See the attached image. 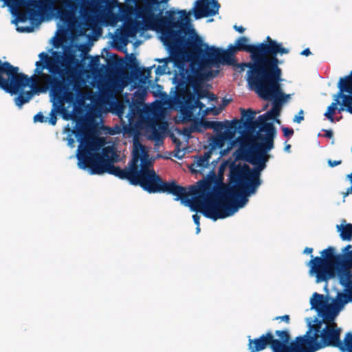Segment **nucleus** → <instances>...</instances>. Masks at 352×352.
Returning a JSON list of instances; mask_svg holds the SVG:
<instances>
[{
  "instance_id": "f257e3e1",
  "label": "nucleus",
  "mask_w": 352,
  "mask_h": 352,
  "mask_svg": "<svg viewBox=\"0 0 352 352\" xmlns=\"http://www.w3.org/2000/svg\"><path fill=\"white\" fill-rule=\"evenodd\" d=\"M250 146L245 141L241 144L240 157L254 166L251 168L246 164L232 162L230 164V181L235 186L223 183V173L226 162L219 167L218 174L211 170L206 178L199 181L197 186L188 187L192 196L188 206L192 211L199 212L204 217L217 221L233 215L239 208L248 202V197L255 194L262 183L261 172L266 168L267 162L261 166L258 163L250 160Z\"/></svg>"
},
{
  "instance_id": "f03ea898",
  "label": "nucleus",
  "mask_w": 352,
  "mask_h": 352,
  "mask_svg": "<svg viewBox=\"0 0 352 352\" xmlns=\"http://www.w3.org/2000/svg\"><path fill=\"white\" fill-rule=\"evenodd\" d=\"M166 16L157 19V23L162 28L161 39L170 53V60L178 69V73L174 77L178 94L190 92L186 89L187 85L197 89L206 75L192 65H186V51L188 50L195 58H208L206 50L210 47L197 35L186 38L190 13L186 10L177 12L170 10L166 12Z\"/></svg>"
},
{
  "instance_id": "7ed1b4c3",
  "label": "nucleus",
  "mask_w": 352,
  "mask_h": 352,
  "mask_svg": "<svg viewBox=\"0 0 352 352\" xmlns=\"http://www.w3.org/2000/svg\"><path fill=\"white\" fill-rule=\"evenodd\" d=\"M76 136L79 137L78 140L80 142L79 153L77 155L79 168H89L92 175H102L107 173L114 175L118 166H115L113 162L118 155L113 146H104L100 153L92 152L99 151L104 145L105 141L103 138L91 139L82 130L78 131Z\"/></svg>"
},
{
  "instance_id": "20e7f679",
  "label": "nucleus",
  "mask_w": 352,
  "mask_h": 352,
  "mask_svg": "<svg viewBox=\"0 0 352 352\" xmlns=\"http://www.w3.org/2000/svg\"><path fill=\"white\" fill-rule=\"evenodd\" d=\"M250 39L246 36H240L235 45H230L227 50H221L213 46L209 47L206 54L209 61L212 63H221L223 64L233 65L235 54L237 52L250 53V58L256 56L277 57L278 54H287L289 50L283 47L281 43H278L267 36L263 42L256 44H250Z\"/></svg>"
},
{
  "instance_id": "39448f33",
  "label": "nucleus",
  "mask_w": 352,
  "mask_h": 352,
  "mask_svg": "<svg viewBox=\"0 0 352 352\" xmlns=\"http://www.w3.org/2000/svg\"><path fill=\"white\" fill-rule=\"evenodd\" d=\"M321 324L320 322L313 327V335L309 330L304 336L295 338L296 352H316L327 346L337 347L342 352H352V333L345 335L343 342L340 340V329L336 323L327 324L322 331Z\"/></svg>"
},
{
  "instance_id": "423d86ee",
  "label": "nucleus",
  "mask_w": 352,
  "mask_h": 352,
  "mask_svg": "<svg viewBox=\"0 0 352 352\" xmlns=\"http://www.w3.org/2000/svg\"><path fill=\"white\" fill-rule=\"evenodd\" d=\"M273 100V105L270 110L260 116V122L262 127L255 135L246 137L244 141L248 143L250 160L254 163H258L261 166H264L265 161L268 162L270 155L267 153L274 148V139L276 134V130L273 123L267 122L268 120L275 119L280 115L281 105L278 101Z\"/></svg>"
},
{
  "instance_id": "0eeeda50",
  "label": "nucleus",
  "mask_w": 352,
  "mask_h": 352,
  "mask_svg": "<svg viewBox=\"0 0 352 352\" xmlns=\"http://www.w3.org/2000/svg\"><path fill=\"white\" fill-rule=\"evenodd\" d=\"M351 248L352 245L349 244L342 250V253L338 254L334 247L329 246L320 252L321 256L311 255V259L307 263L309 275L315 276L316 282L319 283L335 278L336 272L352 268L344 263L345 258L342 256L351 252Z\"/></svg>"
},
{
  "instance_id": "6e6552de",
  "label": "nucleus",
  "mask_w": 352,
  "mask_h": 352,
  "mask_svg": "<svg viewBox=\"0 0 352 352\" xmlns=\"http://www.w3.org/2000/svg\"><path fill=\"white\" fill-rule=\"evenodd\" d=\"M251 62L237 64L239 72H247V81L250 88L256 93L259 90L263 91L264 85H271L275 73L276 63H282L277 57L256 56L250 58Z\"/></svg>"
},
{
  "instance_id": "1a4fd4ad",
  "label": "nucleus",
  "mask_w": 352,
  "mask_h": 352,
  "mask_svg": "<svg viewBox=\"0 0 352 352\" xmlns=\"http://www.w3.org/2000/svg\"><path fill=\"white\" fill-rule=\"evenodd\" d=\"M134 186H140L149 193H167L175 196V201L188 206L189 198L188 188L182 186L175 181L164 182L155 171H142L141 176L133 180Z\"/></svg>"
},
{
  "instance_id": "9d476101",
  "label": "nucleus",
  "mask_w": 352,
  "mask_h": 352,
  "mask_svg": "<svg viewBox=\"0 0 352 352\" xmlns=\"http://www.w3.org/2000/svg\"><path fill=\"white\" fill-rule=\"evenodd\" d=\"M250 352H258L269 346L273 352H295V340L291 342L289 332L287 329L276 330L274 333L269 331L259 338L248 340Z\"/></svg>"
},
{
  "instance_id": "9b49d317",
  "label": "nucleus",
  "mask_w": 352,
  "mask_h": 352,
  "mask_svg": "<svg viewBox=\"0 0 352 352\" xmlns=\"http://www.w3.org/2000/svg\"><path fill=\"white\" fill-rule=\"evenodd\" d=\"M337 87L338 91L333 95V101L324 114L331 122H335L333 116L336 111L338 113L346 111L352 114V71L349 75L340 78Z\"/></svg>"
},
{
  "instance_id": "f8f14e48",
  "label": "nucleus",
  "mask_w": 352,
  "mask_h": 352,
  "mask_svg": "<svg viewBox=\"0 0 352 352\" xmlns=\"http://www.w3.org/2000/svg\"><path fill=\"white\" fill-rule=\"evenodd\" d=\"M35 76L29 78L28 75L19 73V68L8 62L0 60V87L11 94H17L30 85Z\"/></svg>"
},
{
  "instance_id": "ddd939ff",
  "label": "nucleus",
  "mask_w": 352,
  "mask_h": 352,
  "mask_svg": "<svg viewBox=\"0 0 352 352\" xmlns=\"http://www.w3.org/2000/svg\"><path fill=\"white\" fill-rule=\"evenodd\" d=\"M36 69L34 73L41 78L45 83L47 89H50L54 96L60 101L72 102L74 99V94L69 89V84L67 83L64 79H60L59 77L47 74L43 72L46 68V64L41 60L36 62Z\"/></svg>"
},
{
  "instance_id": "4468645a",
  "label": "nucleus",
  "mask_w": 352,
  "mask_h": 352,
  "mask_svg": "<svg viewBox=\"0 0 352 352\" xmlns=\"http://www.w3.org/2000/svg\"><path fill=\"white\" fill-rule=\"evenodd\" d=\"M281 63L275 65V73L271 85H264L263 91L258 90L256 94L264 100H275L282 106V104L290 98L289 94L282 91L280 82L282 81V69L279 67Z\"/></svg>"
},
{
  "instance_id": "2eb2a0df",
  "label": "nucleus",
  "mask_w": 352,
  "mask_h": 352,
  "mask_svg": "<svg viewBox=\"0 0 352 352\" xmlns=\"http://www.w3.org/2000/svg\"><path fill=\"white\" fill-rule=\"evenodd\" d=\"M141 153H142V144L138 142H135L133 143L132 158L129 168H121L118 166L114 175L121 179H126L131 184H133V180L137 179L141 176L140 168L138 166Z\"/></svg>"
},
{
  "instance_id": "dca6fc26",
  "label": "nucleus",
  "mask_w": 352,
  "mask_h": 352,
  "mask_svg": "<svg viewBox=\"0 0 352 352\" xmlns=\"http://www.w3.org/2000/svg\"><path fill=\"white\" fill-rule=\"evenodd\" d=\"M219 8L217 0H197L193 9L194 16L196 19L212 16L218 13Z\"/></svg>"
},
{
  "instance_id": "f3484780",
  "label": "nucleus",
  "mask_w": 352,
  "mask_h": 352,
  "mask_svg": "<svg viewBox=\"0 0 352 352\" xmlns=\"http://www.w3.org/2000/svg\"><path fill=\"white\" fill-rule=\"evenodd\" d=\"M176 99L185 109L191 111L199 108L204 116L208 115L214 109V108H205V104L200 100L196 99L195 95L190 92L177 94Z\"/></svg>"
},
{
  "instance_id": "a211bd4d",
  "label": "nucleus",
  "mask_w": 352,
  "mask_h": 352,
  "mask_svg": "<svg viewBox=\"0 0 352 352\" xmlns=\"http://www.w3.org/2000/svg\"><path fill=\"white\" fill-rule=\"evenodd\" d=\"M14 3L23 5L27 7H33L28 9L30 19H34L38 15V12H43L52 8L53 2L50 0H11Z\"/></svg>"
},
{
  "instance_id": "6ab92c4d",
  "label": "nucleus",
  "mask_w": 352,
  "mask_h": 352,
  "mask_svg": "<svg viewBox=\"0 0 352 352\" xmlns=\"http://www.w3.org/2000/svg\"><path fill=\"white\" fill-rule=\"evenodd\" d=\"M310 304L311 309H315L324 320L328 321L329 304L327 296L315 292L310 299Z\"/></svg>"
},
{
  "instance_id": "aec40b11",
  "label": "nucleus",
  "mask_w": 352,
  "mask_h": 352,
  "mask_svg": "<svg viewBox=\"0 0 352 352\" xmlns=\"http://www.w3.org/2000/svg\"><path fill=\"white\" fill-rule=\"evenodd\" d=\"M350 300L343 292H338L337 296L331 304L329 306L328 321H333L344 306Z\"/></svg>"
},
{
  "instance_id": "412c9836",
  "label": "nucleus",
  "mask_w": 352,
  "mask_h": 352,
  "mask_svg": "<svg viewBox=\"0 0 352 352\" xmlns=\"http://www.w3.org/2000/svg\"><path fill=\"white\" fill-rule=\"evenodd\" d=\"M46 68L49 70V72L52 74V76H55L54 75H58L61 77V79H64L67 83L69 84V89H71L70 86L73 85V89H76V82H73L72 80L70 79V70H65L59 66L57 63H52L51 61L48 62L46 64ZM60 79V78H59Z\"/></svg>"
},
{
  "instance_id": "4be33fe9",
  "label": "nucleus",
  "mask_w": 352,
  "mask_h": 352,
  "mask_svg": "<svg viewBox=\"0 0 352 352\" xmlns=\"http://www.w3.org/2000/svg\"><path fill=\"white\" fill-rule=\"evenodd\" d=\"M66 7V8H59L58 14L60 19L63 21H69L74 17L75 12L78 8L79 0H60Z\"/></svg>"
},
{
  "instance_id": "5701e85b",
  "label": "nucleus",
  "mask_w": 352,
  "mask_h": 352,
  "mask_svg": "<svg viewBox=\"0 0 352 352\" xmlns=\"http://www.w3.org/2000/svg\"><path fill=\"white\" fill-rule=\"evenodd\" d=\"M339 283L344 287L346 296L352 302V281H350V274L349 270L336 272Z\"/></svg>"
},
{
  "instance_id": "b1692460",
  "label": "nucleus",
  "mask_w": 352,
  "mask_h": 352,
  "mask_svg": "<svg viewBox=\"0 0 352 352\" xmlns=\"http://www.w3.org/2000/svg\"><path fill=\"white\" fill-rule=\"evenodd\" d=\"M241 112L242 118H245L246 120L245 123L246 127L251 129H255L258 127V130H260V128L262 127V123L260 122V116L257 120H254L256 112L252 109H248L247 110L241 109Z\"/></svg>"
},
{
  "instance_id": "393cba45",
  "label": "nucleus",
  "mask_w": 352,
  "mask_h": 352,
  "mask_svg": "<svg viewBox=\"0 0 352 352\" xmlns=\"http://www.w3.org/2000/svg\"><path fill=\"white\" fill-rule=\"evenodd\" d=\"M337 231L340 232V236L342 241H350L352 239V224L346 223L345 219L342 220V223L336 226Z\"/></svg>"
},
{
  "instance_id": "a878e982",
  "label": "nucleus",
  "mask_w": 352,
  "mask_h": 352,
  "mask_svg": "<svg viewBox=\"0 0 352 352\" xmlns=\"http://www.w3.org/2000/svg\"><path fill=\"white\" fill-rule=\"evenodd\" d=\"M140 160L141 161L140 173L144 170L145 171H152L150 167L153 164V162L149 159V154L145 146L142 145V153H141V157Z\"/></svg>"
},
{
  "instance_id": "bb28decb",
  "label": "nucleus",
  "mask_w": 352,
  "mask_h": 352,
  "mask_svg": "<svg viewBox=\"0 0 352 352\" xmlns=\"http://www.w3.org/2000/svg\"><path fill=\"white\" fill-rule=\"evenodd\" d=\"M211 157V152L207 151L204 153L203 155H199L196 157V160L194 162L196 167H199L201 168L208 167L209 164V160Z\"/></svg>"
},
{
  "instance_id": "cd10ccee",
  "label": "nucleus",
  "mask_w": 352,
  "mask_h": 352,
  "mask_svg": "<svg viewBox=\"0 0 352 352\" xmlns=\"http://www.w3.org/2000/svg\"><path fill=\"white\" fill-rule=\"evenodd\" d=\"M213 122L214 121H208L201 119L200 121L195 122L193 125V131L203 132L204 130L212 129V127H213Z\"/></svg>"
},
{
  "instance_id": "c85d7f7f",
  "label": "nucleus",
  "mask_w": 352,
  "mask_h": 352,
  "mask_svg": "<svg viewBox=\"0 0 352 352\" xmlns=\"http://www.w3.org/2000/svg\"><path fill=\"white\" fill-rule=\"evenodd\" d=\"M32 96L33 94L31 91L21 92V94L15 98L16 105L21 107L23 104L30 101Z\"/></svg>"
},
{
  "instance_id": "c756f323",
  "label": "nucleus",
  "mask_w": 352,
  "mask_h": 352,
  "mask_svg": "<svg viewBox=\"0 0 352 352\" xmlns=\"http://www.w3.org/2000/svg\"><path fill=\"white\" fill-rule=\"evenodd\" d=\"M142 17L145 21L146 29H153V27L151 23L152 20L155 19V15L153 14L150 9H146L142 12Z\"/></svg>"
},
{
  "instance_id": "7c9ffc66",
  "label": "nucleus",
  "mask_w": 352,
  "mask_h": 352,
  "mask_svg": "<svg viewBox=\"0 0 352 352\" xmlns=\"http://www.w3.org/2000/svg\"><path fill=\"white\" fill-rule=\"evenodd\" d=\"M226 127H230L232 128L233 126L230 124V126H226L223 122H219V121H214L213 122V127H212L214 131L217 132H219L222 131Z\"/></svg>"
},
{
  "instance_id": "2f4dec72",
  "label": "nucleus",
  "mask_w": 352,
  "mask_h": 352,
  "mask_svg": "<svg viewBox=\"0 0 352 352\" xmlns=\"http://www.w3.org/2000/svg\"><path fill=\"white\" fill-rule=\"evenodd\" d=\"M138 31L136 26L133 25H129L124 28V32L126 36H133Z\"/></svg>"
},
{
  "instance_id": "473e14b6",
  "label": "nucleus",
  "mask_w": 352,
  "mask_h": 352,
  "mask_svg": "<svg viewBox=\"0 0 352 352\" xmlns=\"http://www.w3.org/2000/svg\"><path fill=\"white\" fill-rule=\"evenodd\" d=\"M195 91L197 94V98L196 99H202L204 98H206L209 95V91H208L206 89H203L199 86L197 89H194Z\"/></svg>"
},
{
  "instance_id": "72a5a7b5",
  "label": "nucleus",
  "mask_w": 352,
  "mask_h": 352,
  "mask_svg": "<svg viewBox=\"0 0 352 352\" xmlns=\"http://www.w3.org/2000/svg\"><path fill=\"white\" fill-rule=\"evenodd\" d=\"M151 138L156 141L161 140L162 138L160 132L155 128V126L152 128Z\"/></svg>"
},
{
  "instance_id": "f704fd0d",
  "label": "nucleus",
  "mask_w": 352,
  "mask_h": 352,
  "mask_svg": "<svg viewBox=\"0 0 352 352\" xmlns=\"http://www.w3.org/2000/svg\"><path fill=\"white\" fill-rule=\"evenodd\" d=\"M47 118L46 117H45L43 116V113H41V112L36 113L34 116V122H41V123L45 122H47Z\"/></svg>"
},
{
  "instance_id": "c9c22d12",
  "label": "nucleus",
  "mask_w": 352,
  "mask_h": 352,
  "mask_svg": "<svg viewBox=\"0 0 352 352\" xmlns=\"http://www.w3.org/2000/svg\"><path fill=\"white\" fill-rule=\"evenodd\" d=\"M50 115V118L49 120L50 124L52 125H55L56 124V121H57L55 107L52 109Z\"/></svg>"
},
{
  "instance_id": "e433bc0d",
  "label": "nucleus",
  "mask_w": 352,
  "mask_h": 352,
  "mask_svg": "<svg viewBox=\"0 0 352 352\" xmlns=\"http://www.w3.org/2000/svg\"><path fill=\"white\" fill-rule=\"evenodd\" d=\"M282 131L283 133V135L286 138H289L294 135V129L288 127H283Z\"/></svg>"
},
{
  "instance_id": "4c0bfd02",
  "label": "nucleus",
  "mask_w": 352,
  "mask_h": 352,
  "mask_svg": "<svg viewBox=\"0 0 352 352\" xmlns=\"http://www.w3.org/2000/svg\"><path fill=\"white\" fill-rule=\"evenodd\" d=\"M90 65L93 68H96L100 65V58L99 56L91 57L90 60Z\"/></svg>"
},
{
  "instance_id": "58836bf2",
  "label": "nucleus",
  "mask_w": 352,
  "mask_h": 352,
  "mask_svg": "<svg viewBox=\"0 0 352 352\" xmlns=\"http://www.w3.org/2000/svg\"><path fill=\"white\" fill-rule=\"evenodd\" d=\"M303 114H304V111H303V110L301 109L298 112V114L294 118L293 121L294 122L300 123L304 120Z\"/></svg>"
},
{
  "instance_id": "ea45409f",
  "label": "nucleus",
  "mask_w": 352,
  "mask_h": 352,
  "mask_svg": "<svg viewBox=\"0 0 352 352\" xmlns=\"http://www.w3.org/2000/svg\"><path fill=\"white\" fill-rule=\"evenodd\" d=\"M38 56L41 59V61H43V63L45 64H47L48 62L50 61L48 54L44 52L40 53Z\"/></svg>"
},
{
  "instance_id": "a19ab883",
  "label": "nucleus",
  "mask_w": 352,
  "mask_h": 352,
  "mask_svg": "<svg viewBox=\"0 0 352 352\" xmlns=\"http://www.w3.org/2000/svg\"><path fill=\"white\" fill-rule=\"evenodd\" d=\"M274 320L284 321L286 324H289L290 322V316L286 314L282 316H276Z\"/></svg>"
},
{
  "instance_id": "79ce46f5",
  "label": "nucleus",
  "mask_w": 352,
  "mask_h": 352,
  "mask_svg": "<svg viewBox=\"0 0 352 352\" xmlns=\"http://www.w3.org/2000/svg\"><path fill=\"white\" fill-rule=\"evenodd\" d=\"M327 163L330 167L333 168L336 166L340 165L342 163V161L341 160H333L329 159L327 160Z\"/></svg>"
},
{
  "instance_id": "37998d69",
  "label": "nucleus",
  "mask_w": 352,
  "mask_h": 352,
  "mask_svg": "<svg viewBox=\"0 0 352 352\" xmlns=\"http://www.w3.org/2000/svg\"><path fill=\"white\" fill-rule=\"evenodd\" d=\"M106 53H107V56H109L113 61H115L116 62L118 60V56L116 54H111L107 50L104 49V50Z\"/></svg>"
},
{
  "instance_id": "c03bdc74",
  "label": "nucleus",
  "mask_w": 352,
  "mask_h": 352,
  "mask_svg": "<svg viewBox=\"0 0 352 352\" xmlns=\"http://www.w3.org/2000/svg\"><path fill=\"white\" fill-rule=\"evenodd\" d=\"M215 145L221 147L223 144V140L221 138H215L213 140Z\"/></svg>"
},
{
  "instance_id": "a18cd8bd",
  "label": "nucleus",
  "mask_w": 352,
  "mask_h": 352,
  "mask_svg": "<svg viewBox=\"0 0 352 352\" xmlns=\"http://www.w3.org/2000/svg\"><path fill=\"white\" fill-rule=\"evenodd\" d=\"M192 219L195 225L199 227L200 225V216L197 214H195L192 215Z\"/></svg>"
},
{
  "instance_id": "49530a36",
  "label": "nucleus",
  "mask_w": 352,
  "mask_h": 352,
  "mask_svg": "<svg viewBox=\"0 0 352 352\" xmlns=\"http://www.w3.org/2000/svg\"><path fill=\"white\" fill-rule=\"evenodd\" d=\"M323 131L325 132V133L324 135V136L325 138H333V132L332 130L329 129V130H323Z\"/></svg>"
},
{
  "instance_id": "de8ad7c7",
  "label": "nucleus",
  "mask_w": 352,
  "mask_h": 352,
  "mask_svg": "<svg viewBox=\"0 0 352 352\" xmlns=\"http://www.w3.org/2000/svg\"><path fill=\"white\" fill-rule=\"evenodd\" d=\"M153 5H159L161 3H167L169 0H148Z\"/></svg>"
},
{
  "instance_id": "09e8293b",
  "label": "nucleus",
  "mask_w": 352,
  "mask_h": 352,
  "mask_svg": "<svg viewBox=\"0 0 352 352\" xmlns=\"http://www.w3.org/2000/svg\"><path fill=\"white\" fill-rule=\"evenodd\" d=\"M234 29L239 33H243L245 31V28L243 26H237L236 25L234 26Z\"/></svg>"
},
{
  "instance_id": "8fccbe9b",
  "label": "nucleus",
  "mask_w": 352,
  "mask_h": 352,
  "mask_svg": "<svg viewBox=\"0 0 352 352\" xmlns=\"http://www.w3.org/2000/svg\"><path fill=\"white\" fill-rule=\"evenodd\" d=\"M300 54L307 56L311 54V51L309 48H306L301 52Z\"/></svg>"
},
{
  "instance_id": "3c124183",
  "label": "nucleus",
  "mask_w": 352,
  "mask_h": 352,
  "mask_svg": "<svg viewBox=\"0 0 352 352\" xmlns=\"http://www.w3.org/2000/svg\"><path fill=\"white\" fill-rule=\"evenodd\" d=\"M313 248H305L304 251H303V253L304 254H311L312 252H313Z\"/></svg>"
},
{
  "instance_id": "603ef678",
  "label": "nucleus",
  "mask_w": 352,
  "mask_h": 352,
  "mask_svg": "<svg viewBox=\"0 0 352 352\" xmlns=\"http://www.w3.org/2000/svg\"><path fill=\"white\" fill-rule=\"evenodd\" d=\"M206 98H208L210 100H212V101L215 100L217 99L216 96L214 94H212L210 92H209V95Z\"/></svg>"
},
{
  "instance_id": "864d4df0",
  "label": "nucleus",
  "mask_w": 352,
  "mask_h": 352,
  "mask_svg": "<svg viewBox=\"0 0 352 352\" xmlns=\"http://www.w3.org/2000/svg\"><path fill=\"white\" fill-rule=\"evenodd\" d=\"M290 148H291V145L290 144L285 145V151L289 152L290 151Z\"/></svg>"
},
{
  "instance_id": "5fc2aeb1",
  "label": "nucleus",
  "mask_w": 352,
  "mask_h": 352,
  "mask_svg": "<svg viewBox=\"0 0 352 352\" xmlns=\"http://www.w3.org/2000/svg\"><path fill=\"white\" fill-rule=\"evenodd\" d=\"M19 19L21 21H25L27 18H26L25 15L22 14V15L19 16Z\"/></svg>"
},
{
  "instance_id": "6e6d98bb",
  "label": "nucleus",
  "mask_w": 352,
  "mask_h": 352,
  "mask_svg": "<svg viewBox=\"0 0 352 352\" xmlns=\"http://www.w3.org/2000/svg\"><path fill=\"white\" fill-rule=\"evenodd\" d=\"M227 136H228V138H232V136H233V133H232V132H228V133H227Z\"/></svg>"
},
{
  "instance_id": "4d7b16f0",
  "label": "nucleus",
  "mask_w": 352,
  "mask_h": 352,
  "mask_svg": "<svg viewBox=\"0 0 352 352\" xmlns=\"http://www.w3.org/2000/svg\"><path fill=\"white\" fill-rule=\"evenodd\" d=\"M352 268L349 269V274H350V281H352Z\"/></svg>"
},
{
  "instance_id": "13d9d810",
  "label": "nucleus",
  "mask_w": 352,
  "mask_h": 352,
  "mask_svg": "<svg viewBox=\"0 0 352 352\" xmlns=\"http://www.w3.org/2000/svg\"><path fill=\"white\" fill-rule=\"evenodd\" d=\"M229 102H230V100H226V99L223 100V102L224 105H227L229 103Z\"/></svg>"
},
{
  "instance_id": "bf43d9fd",
  "label": "nucleus",
  "mask_w": 352,
  "mask_h": 352,
  "mask_svg": "<svg viewBox=\"0 0 352 352\" xmlns=\"http://www.w3.org/2000/svg\"><path fill=\"white\" fill-rule=\"evenodd\" d=\"M72 60V57H69V58H65V61H67V63H71V61Z\"/></svg>"
},
{
  "instance_id": "052dcab7",
  "label": "nucleus",
  "mask_w": 352,
  "mask_h": 352,
  "mask_svg": "<svg viewBox=\"0 0 352 352\" xmlns=\"http://www.w3.org/2000/svg\"><path fill=\"white\" fill-rule=\"evenodd\" d=\"M351 176H352V173L348 174V175H346V178H347L348 179H349V181H351Z\"/></svg>"
},
{
  "instance_id": "680f3d73",
  "label": "nucleus",
  "mask_w": 352,
  "mask_h": 352,
  "mask_svg": "<svg viewBox=\"0 0 352 352\" xmlns=\"http://www.w3.org/2000/svg\"><path fill=\"white\" fill-rule=\"evenodd\" d=\"M342 119V116L335 118V122H338Z\"/></svg>"
},
{
  "instance_id": "e2e57ef3",
  "label": "nucleus",
  "mask_w": 352,
  "mask_h": 352,
  "mask_svg": "<svg viewBox=\"0 0 352 352\" xmlns=\"http://www.w3.org/2000/svg\"><path fill=\"white\" fill-rule=\"evenodd\" d=\"M68 142H69V144H73V142H74V140L71 138V139H69V140H68Z\"/></svg>"
},
{
  "instance_id": "0e129e2a",
  "label": "nucleus",
  "mask_w": 352,
  "mask_h": 352,
  "mask_svg": "<svg viewBox=\"0 0 352 352\" xmlns=\"http://www.w3.org/2000/svg\"><path fill=\"white\" fill-rule=\"evenodd\" d=\"M192 34H195V30L193 29L190 30Z\"/></svg>"
},
{
  "instance_id": "69168bd1",
  "label": "nucleus",
  "mask_w": 352,
  "mask_h": 352,
  "mask_svg": "<svg viewBox=\"0 0 352 352\" xmlns=\"http://www.w3.org/2000/svg\"><path fill=\"white\" fill-rule=\"evenodd\" d=\"M199 230H200L199 226V227L197 226V231L199 232Z\"/></svg>"
},
{
  "instance_id": "338daca9",
  "label": "nucleus",
  "mask_w": 352,
  "mask_h": 352,
  "mask_svg": "<svg viewBox=\"0 0 352 352\" xmlns=\"http://www.w3.org/2000/svg\"><path fill=\"white\" fill-rule=\"evenodd\" d=\"M157 61H158V62L161 63V62H162V60L157 59Z\"/></svg>"
},
{
  "instance_id": "774afa93",
  "label": "nucleus",
  "mask_w": 352,
  "mask_h": 352,
  "mask_svg": "<svg viewBox=\"0 0 352 352\" xmlns=\"http://www.w3.org/2000/svg\"><path fill=\"white\" fill-rule=\"evenodd\" d=\"M351 181H350V182H351V183L352 184V176H351Z\"/></svg>"
}]
</instances>
